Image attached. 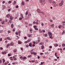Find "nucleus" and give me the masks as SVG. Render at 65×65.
<instances>
[{"label":"nucleus","mask_w":65,"mask_h":65,"mask_svg":"<svg viewBox=\"0 0 65 65\" xmlns=\"http://www.w3.org/2000/svg\"><path fill=\"white\" fill-rule=\"evenodd\" d=\"M33 50L32 49L30 51V53H31V54L32 55V54H33L34 55H37V53H35L34 52H33Z\"/></svg>","instance_id":"obj_1"},{"label":"nucleus","mask_w":65,"mask_h":65,"mask_svg":"<svg viewBox=\"0 0 65 65\" xmlns=\"http://www.w3.org/2000/svg\"><path fill=\"white\" fill-rule=\"evenodd\" d=\"M63 3H64V1H62L61 3L59 4V6H62V5L63 4Z\"/></svg>","instance_id":"obj_2"},{"label":"nucleus","mask_w":65,"mask_h":65,"mask_svg":"<svg viewBox=\"0 0 65 65\" xmlns=\"http://www.w3.org/2000/svg\"><path fill=\"white\" fill-rule=\"evenodd\" d=\"M48 34L49 36H52V34L51 32H48Z\"/></svg>","instance_id":"obj_3"},{"label":"nucleus","mask_w":65,"mask_h":65,"mask_svg":"<svg viewBox=\"0 0 65 65\" xmlns=\"http://www.w3.org/2000/svg\"><path fill=\"white\" fill-rule=\"evenodd\" d=\"M37 11L38 12V13H41V11H40V9H37Z\"/></svg>","instance_id":"obj_4"},{"label":"nucleus","mask_w":65,"mask_h":65,"mask_svg":"<svg viewBox=\"0 0 65 65\" xmlns=\"http://www.w3.org/2000/svg\"><path fill=\"white\" fill-rule=\"evenodd\" d=\"M2 54H3V55H4V54H6V52L4 51V52H2Z\"/></svg>","instance_id":"obj_5"},{"label":"nucleus","mask_w":65,"mask_h":65,"mask_svg":"<svg viewBox=\"0 0 65 65\" xmlns=\"http://www.w3.org/2000/svg\"><path fill=\"white\" fill-rule=\"evenodd\" d=\"M25 3L24 2V1H22V5H25Z\"/></svg>","instance_id":"obj_6"},{"label":"nucleus","mask_w":65,"mask_h":65,"mask_svg":"<svg viewBox=\"0 0 65 65\" xmlns=\"http://www.w3.org/2000/svg\"><path fill=\"white\" fill-rule=\"evenodd\" d=\"M29 46L30 47H32V43H30L29 44Z\"/></svg>","instance_id":"obj_7"},{"label":"nucleus","mask_w":65,"mask_h":65,"mask_svg":"<svg viewBox=\"0 0 65 65\" xmlns=\"http://www.w3.org/2000/svg\"><path fill=\"white\" fill-rule=\"evenodd\" d=\"M51 26L52 28H54V24H53L51 25Z\"/></svg>","instance_id":"obj_8"},{"label":"nucleus","mask_w":65,"mask_h":65,"mask_svg":"<svg viewBox=\"0 0 65 65\" xmlns=\"http://www.w3.org/2000/svg\"><path fill=\"white\" fill-rule=\"evenodd\" d=\"M10 45L11 46H12V45H14V43L13 42H11L10 43Z\"/></svg>","instance_id":"obj_9"},{"label":"nucleus","mask_w":65,"mask_h":65,"mask_svg":"<svg viewBox=\"0 0 65 65\" xmlns=\"http://www.w3.org/2000/svg\"><path fill=\"white\" fill-rule=\"evenodd\" d=\"M13 52L14 53H17V49H15L14 50Z\"/></svg>","instance_id":"obj_10"},{"label":"nucleus","mask_w":65,"mask_h":65,"mask_svg":"<svg viewBox=\"0 0 65 65\" xmlns=\"http://www.w3.org/2000/svg\"><path fill=\"white\" fill-rule=\"evenodd\" d=\"M10 45V44H7L6 46L7 48H8V46H9Z\"/></svg>","instance_id":"obj_11"},{"label":"nucleus","mask_w":65,"mask_h":65,"mask_svg":"<svg viewBox=\"0 0 65 65\" xmlns=\"http://www.w3.org/2000/svg\"><path fill=\"white\" fill-rule=\"evenodd\" d=\"M41 47V48L42 50V49H43V48H44V46L43 45H42Z\"/></svg>","instance_id":"obj_12"},{"label":"nucleus","mask_w":65,"mask_h":65,"mask_svg":"<svg viewBox=\"0 0 65 65\" xmlns=\"http://www.w3.org/2000/svg\"><path fill=\"white\" fill-rule=\"evenodd\" d=\"M62 25H59L58 26V27L59 29H60V28H62Z\"/></svg>","instance_id":"obj_13"},{"label":"nucleus","mask_w":65,"mask_h":65,"mask_svg":"<svg viewBox=\"0 0 65 65\" xmlns=\"http://www.w3.org/2000/svg\"><path fill=\"white\" fill-rule=\"evenodd\" d=\"M7 39L9 40H11V39L9 37H7Z\"/></svg>","instance_id":"obj_14"},{"label":"nucleus","mask_w":65,"mask_h":65,"mask_svg":"<svg viewBox=\"0 0 65 65\" xmlns=\"http://www.w3.org/2000/svg\"><path fill=\"white\" fill-rule=\"evenodd\" d=\"M11 27L12 28H13V27H14V25L13 24H12L11 25Z\"/></svg>","instance_id":"obj_15"},{"label":"nucleus","mask_w":65,"mask_h":65,"mask_svg":"<svg viewBox=\"0 0 65 65\" xmlns=\"http://www.w3.org/2000/svg\"><path fill=\"white\" fill-rule=\"evenodd\" d=\"M64 34H65V30H63V32L62 33V34L63 35Z\"/></svg>","instance_id":"obj_16"},{"label":"nucleus","mask_w":65,"mask_h":65,"mask_svg":"<svg viewBox=\"0 0 65 65\" xmlns=\"http://www.w3.org/2000/svg\"><path fill=\"white\" fill-rule=\"evenodd\" d=\"M17 3V2H16V1H14L13 2V5H14L15 4H16Z\"/></svg>","instance_id":"obj_17"},{"label":"nucleus","mask_w":65,"mask_h":65,"mask_svg":"<svg viewBox=\"0 0 65 65\" xmlns=\"http://www.w3.org/2000/svg\"><path fill=\"white\" fill-rule=\"evenodd\" d=\"M3 63H4V62H5L6 61V60H5V59H3Z\"/></svg>","instance_id":"obj_18"},{"label":"nucleus","mask_w":65,"mask_h":65,"mask_svg":"<svg viewBox=\"0 0 65 65\" xmlns=\"http://www.w3.org/2000/svg\"><path fill=\"white\" fill-rule=\"evenodd\" d=\"M9 17H10V14H8L6 16V17H7V18H9Z\"/></svg>","instance_id":"obj_19"},{"label":"nucleus","mask_w":65,"mask_h":65,"mask_svg":"<svg viewBox=\"0 0 65 65\" xmlns=\"http://www.w3.org/2000/svg\"><path fill=\"white\" fill-rule=\"evenodd\" d=\"M44 36L45 37H47V36H48L47 34H44Z\"/></svg>","instance_id":"obj_20"},{"label":"nucleus","mask_w":65,"mask_h":65,"mask_svg":"<svg viewBox=\"0 0 65 65\" xmlns=\"http://www.w3.org/2000/svg\"><path fill=\"white\" fill-rule=\"evenodd\" d=\"M39 32L40 33H41L42 32V31H41V29H39Z\"/></svg>","instance_id":"obj_21"},{"label":"nucleus","mask_w":65,"mask_h":65,"mask_svg":"<svg viewBox=\"0 0 65 65\" xmlns=\"http://www.w3.org/2000/svg\"><path fill=\"white\" fill-rule=\"evenodd\" d=\"M54 45L55 46H58V44H57L56 43Z\"/></svg>","instance_id":"obj_22"},{"label":"nucleus","mask_w":65,"mask_h":65,"mask_svg":"<svg viewBox=\"0 0 65 65\" xmlns=\"http://www.w3.org/2000/svg\"><path fill=\"white\" fill-rule=\"evenodd\" d=\"M48 2H50V3H52V1L51 0H48Z\"/></svg>","instance_id":"obj_23"},{"label":"nucleus","mask_w":65,"mask_h":65,"mask_svg":"<svg viewBox=\"0 0 65 65\" xmlns=\"http://www.w3.org/2000/svg\"><path fill=\"white\" fill-rule=\"evenodd\" d=\"M21 17L22 19H24V17H23V15L22 14H21Z\"/></svg>","instance_id":"obj_24"},{"label":"nucleus","mask_w":65,"mask_h":65,"mask_svg":"<svg viewBox=\"0 0 65 65\" xmlns=\"http://www.w3.org/2000/svg\"><path fill=\"white\" fill-rule=\"evenodd\" d=\"M62 46H63V47H65V44L64 43H63L62 44Z\"/></svg>","instance_id":"obj_25"},{"label":"nucleus","mask_w":65,"mask_h":65,"mask_svg":"<svg viewBox=\"0 0 65 65\" xmlns=\"http://www.w3.org/2000/svg\"><path fill=\"white\" fill-rule=\"evenodd\" d=\"M28 12L27 11L25 12V15H28Z\"/></svg>","instance_id":"obj_26"},{"label":"nucleus","mask_w":65,"mask_h":65,"mask_svg":"<svg viewBox=\"0 0 65 65\" xmlns=\"http://www.w3.org/2000/svg\"><path fill=\"white\" fill-rule=\"evenodd\" d=\"M1 23L2 24H5L4 21H3Z\"/></svg>","instance_id":"obj_27"},{"label":"nucleus","mask_w":65,"mask_h":65,"mask_svg":"<svg viewBox=\"0 0 65 65\" xmlns=\"http://www.w3.org/2000/svg\"><path fill=\"white\" fill-rule=\"evenodd\" d=\"M45 2H44V1H43L42 3V4H43V5H44V4H45Z\"/></svg>","instance_id":"obj_28"},{"label":"nucleus","mask_w":65,"mask_h":65,"mask_svg":"<svg viewBox=\"0 0 65 65\" xmlns=\"http://www.w3.org/2000/svg\"><path fill=\"white\" fill-rule=\"evenodd\" d=\"M45 55H46V54H48V52H46L45 53Z\"/></svg>","instance_id":"obj_29"},{"label":"nucleus","mask_w":65,"mask_h":65,"mask_svg":"<svg viewBox=\"0 0 65 65\" xmlns=\"http://www.w3.org/2000/svg\"><path fill=\"white\" fill-rule=\"evenodd\" d=\"M18 33L19 34H20L21 33V31L20 30H19L18 32Z\"/></svg>","instance_id":"obj_30"},{"label":"nucleus","mask_w":65,"mask_h":65,"mask_svg":"<svg viewBox=\"0 0 65 65\" xmlns=\"http://www.w3.org/2000/svg\"><path fill=\"white\" fill-rule=\"evenodd\" d=\"M28 25L29 26H32V24H29Z\"/></svg>","instance_id":"obj_31"},{"label":"nucleus","mask_w":65,"mask_h":65,"mask_svg":"<svg viewBox=\"0 0 65 65\" xmlns=\"http://www.w3.org/2000/svg\"><path fill=\"white\" fill-rule=\"evenodd\" d=\"M41 64H40L41 65H42V64H43V63H44V62H41Z\"/></svg>","instance_id":"obj_32"},{"label":"nucleus","mask_w":65,"mask_h":65,"mask_svg":"<svg viewBox=\"0 0 65 65\" xmlns=\"http://www.w3.org/2000/svg\"><path fill=\"white\" fill-rule=\"evenodd\" d=\"M11 3V1H9L8 2V4H10Z\"/></svg>","instance_id":"obj_33"},{"label":"nucleus","mask_w":65,"mask_h":65,"mask_svg":"<svg viewBox=\"0 0 65 65\" xmlns=\"http://www.w3.org/2000/svg\"><path fill=\"white\" fill-rule=\"evenodd\" d=\"M53 6L54 7H56L57 6V4H54L53 5Z\"/></svg>","instance_id":"obj_34"},{"label":"nucleus","mask_w":65,"mask_h":65,"mask_svg":"<svg viewBox=\"0 0 65 65\" xmlns=\"http://www.w3.org/2000/svg\"><path fill=\"white\" fill-rule=\"evenodd\" d=\"M42 31L43 33H44L45 31V30H44V29H42Z\"/></svg>","instance_id":"obj_35"},{"label":"nucleus","mask_w":65,"mask_h":65,"mask_svg":"<svg viewBox=\"0 0 65 65\" xmlns=\"http://www.w3.org/2000/svg\"><path fill=\"white\" fill-rule=\"evenodd\" d=\"M27 35L28 37H31L30 36V34H27Z\"/></svg>","instance_id":"obj_36"},{"label":"nucleus","mask_w":65,"mask_h":65,"mask_svg":"<svg viewBox=\"0 0 65 65\" xmlns=\"http://www.w3.org/2000/svg\"><path fill=\"white\" fill-rule=\"evenodd\" d=\"M41 13H42V14L43 15H44V12H41Z\"/></svg>","instance_id":"obj_37"},{"label":"nucleus","mask_w":65,"mask_h":65,"mask_svg":"<svg viewBox=\"0 0 65 65\" xmlns=\"http://www.w3.org/2000/svg\"><path fill=\"white\" fill-rule=\"evenodd\" d=\"M26 57H24L23 58V59H26Z\"/></svg>","instance_id":"obj_38"},{"label":"nucleus","mask_w":65,"mask_h":65,"mask_svg":"<svg viewBox=\"0 0 65 65\" xmlns=\"http://www.w3.org/2000/svg\"><path fill=\"white\" fill-rule=\"evenodd\" d=\"M13 19H14V18L13 17L10 18V19L11 20H12Z\"/></svg>","instance_id":"obj_39"},{"label":"nucleus","mask_w":65,"mask_h":65,"mask_svg":"<svg viewBox=\"0 0 65 65\" xmlns=\"http://www.w3.org/2000/svg\"><path fill=\"white\" fill-rule=\"evenodd\" d=\"M34 27L35 29V28H37V26L36 25H35L34 26Z\"/></svg>","instance_id":"obj_40"},{"label":"nucleus","mask_w":65,"mask_h":65,"mask_svg":"<svg viewBox=\"0 0 65 65\" xmlns=\"http://www.w3.org/2000/svg\"><path fill=\"white\" fill-rule=\"evenodd\" d=\"M13 59L14 60V61H15L17 60V58H13Z\"/></svg>","instance_id":"obj_41"},{"label":"nucleus","mask_w":65,"mask_h":65,"mask_svg":"<svg viewBox=\"0 0 65 65\" xmlns=\"http://www.w3.org/2000/svg\"><path fill=\"white\" fill-rule=\"evenodd\" d=\"M30 41H31V40H27V42L28 43V42H30Z\"/></svg>","instance_id":"obj_42"},{"label":"nucleus","mask_w":65,"mask_h":65,"mask_svg":"<svg viewBox=\"0 0 65 65\" xmlns=\"http://www.w3.org/2000/svg\"><path fill=\"white\" fill-rule=\"evenodd\" d=\"M33 31V29H29V31Z\"/></svg>","instance_id":"obj_43"},{"label":"nucleus","mask_w":65,"mask_h":65,"mask_svg":"<svg viewBox=\"0 0 65 65\" xmlns=\"http://www.w3.org/2000/svg\"><path fill=\"white\" fill-rule=\"evenodd\" d=\"M18 43L19 44H21V42H18Z\"/></svg>","instance_id":"obj_44"},{"label":"nucleus","mask_w":65,"mask_h":65,"mask_svg":"<svg viewBox=\"0 0 65 65\" xmlns=\"http://www.w3.org/2000/svg\"><path fill=\"white\" fill-rule=\"evenodd\" d=\"M35 29L36 30H38V29L37 28H35Z\"/></svg>","instance_id":"obj_45"},{"label":"nucleus","mask_w":65,"mask_h":65,"mask_svg":"<svg viewBox=\"0 0 65 65\" xmlns=\"http://www.w3.org/2000/svg\"><path fill=\"white\" fill-rule=\"evenodd\" d=\"M3 9H4L5 8V7H5V6H3Z\"/></svg>","instance_id":"obj_46"},{"label":"nucleus","mask_w":65,"mask_h":65,"mask_svg":"<svg viewBox=\"0 0 65 65\" xmlns=\"http://www.w3.org/2000/svg\"><path fill=\"white\" fill-rule=\"evenodd\" d=\"M26 47H29V45H26Z\"/></svg>","instance_id":"obj_47"},{"label":"nucleus","mask_w":65,"mask_h":65,"mask_svg":"<svg viewBox=\"0 0 65 65\" xmlns=\"http://www.w3.org/2000/svg\"><path fill=\"white\" fill-rule=\"evenodd\" d=\"M50 37H49V38H51V39H52V38H53V37H52V36H50Z\"/></svg>","instance_id":"obj_48"},{"label":"nucleus","mask_w":65,"mask_h":65,"mask_svg":"<svg viewBox=\"0 0 65 65\" xmlns=\"http://www.w3.org/2000/svg\"><path fill=\"white\" fill-rule=\"evenodd\" d=\"M9 23H11V20H10L9 21Z\"/></svg>","instance_id":"obj_49"},{"label":"nucleus","mask_w":65,"mask_h":65,"mask_svg":"<svg viewBox=\"0 0 65 65\" xmlns=\"http://www.w3.org/2000/svg\"><path fill=\"white\" fill-rule=\"evenodd\" d=\"M31 55L28 56V58H30V57H31Z\"/></svg>","instance_id":"obj_50"},{"label":"nucleus","mask_w":65,"mask_h":65,"mask_svg":"<svg viewBox=\"0 0 65 65\" xmlns=\"http://www.w3.org/2000/svg\"><path fill=\"white\" fill-rule=\"evenodd\" d=\"M33 44H35V43H36L35 42V41H33Z\"/></svg>","instance_id":"obj_51"},{"label":"nucleus","mask_w":65,"mask_h":65,"mask_svg":"<svg viewBox=\"0 0 65 65\" xmlns=\"http://www.w3.org/2000/svg\"><path fill=\"white\" fill-rule=\"evenodd\" d=\"M62 25L63 26H64L65 25V24L64 23H62Z\"/></svg>","instance_id":"obj_52"},{"label":"nucleus","mask_w":65,"mask_h":65,"mask_svg":"<svg viewBox=\"0 0 65 65\" xmlns=\"http://www.w3.org/2000/svg\"><path fill=\"white\" fill-rule=\"evenodd\" d=\"M8 56H9V57H10V56L11 55H10V54H8Z\"/></svg>","instance_id":"obj_53"},{"label":"nucleus","mask_w":65,"mask_h":65,"mask_svg":"<svg viewBox=\"0 0 65 65\" xmlns=\"http://www.w3.org/2000/svg\"><path fill=\"white\" fill-rule=\"evenodd\" d=\"M19 8V6H18V5L16 7V8Z\"/></svg>","instance_id":"obj_54"},{"label":"nucleus","mask_w":65,"mask_h":65,"mask_svg":"<svg viewBox=\"0 0 65 65\" xmlns=\"http://www.w3.org/2000/svg\"><path fill=\"white\" fill-rule=\"evenodd\" d=\"M25 25H27L28 24V23H27V22H25Z\"/></svg>","instance_id":"obj_55"},{"label":"nucleus","mask_w":65,"mask_h":65,"mask_svg":"<svg viewBox=\"0 0 65 65\" xmlns=\"http://www.w3.org/2000/svg\"><path fill=\"white\" fill-rule=\"evenodd\" d=\"M49 48H52V46H50Z\"/></svg>","instance_id":"obj_56"},{"label":"nucleus","mask_w":65,"mask_h":65,"mask_svg":"<svg viewBox=\"0 0 65 65\" xmlns=\"http://www.w3.org/2000/svg\"><path fill=\"white\" fill-rule=\"evenodd\" d=\"M15 34L16 35H18V32H16L15 33Z\"/></svg>","instance_id":"obj_57"},{"label":"nucleus","mask_w":65,"mask_h":65,"mask_svg":"<svg viewBox=\"0 0 65 65\" xmlns=\"http://www.w3.org/2000/svg\"><path fill=\"white\" fill-rule=\"evenodd\" d=\"M35 24H37V25H38L39 24V23H38L37 22H36Z\"/></svg>","instance_id":"obj_58"},{"label":"nucleus","mask_w":65,"mask_h":65,"mask_svg":"<svg viewBox=\"0 0 65 65\" xmlns=\"http://www.w3.org/2000/svg\"><path fill=\"white\" fill-rule=\"evenodd\" d=\"M22 20V18L21 17L19 18V20Z\"/></svg>","instance_id":"obj_59"},{"label":"nucleus","mask_w":65,"mask_h":65,"mask_svg":"<svg viewBox=\"0 0 65 65\" xmlns=\"http://www.w3.org/2000/svg\"><path fill=\"white\" fill-rule=\"evenodd\" d=\"M8 33H10V31L9 30L8 31Z\"/></svg>","instance_id":"obj_60"},{"label":"nucleus","mask_w":65,"mask_h":65,"mask_svg":"<svg viewBox=\"0 0 65 65\" xmlns=\"http://www.w3.org/2000/svg\"><path fill=\"white\" fill-rule=\"evenodd\" d=\"M55 2H53V4H54V5H55Z\"/></svg>","instance_id":"obj_61"},{"label":"nucleus","mask_w":65,"mask_h":65,"mask_svg":"<svg viewBox=\"0 0 65 65\" xmlns=\"http://www.w3.org/2000/svg\"><path fill=\"white\" fill-rule=\"evenodd\" d=\"M50 22H53V20H50Z\"/></svg>","instance_id":"obj_62"},{"label":"nucleus","mask_w":65,"mask_h":65,"mask_svg":"<svg viewBox=\"0 0 65 65\" xmlns=\"http://www.w3.org/2000/svg\"><path fill=\"white\" fill-rule=\"evenodd\" d=\"M40 45H42V43L41 42L40 43Z\"/></svg>","instance_id":"obj_63"},{"label":"nucleus","mask_w":65,"mask_h":65,"mask_svg":"<svg viewBox=\"0 0 65 65\" xmlns=\"http://www.w3.org/2000/svg\"><path fill=\"white\" fill-rule=\"evenodd\" d=\"M62 23H65V20L64 21H62Z\"/></svg>","instance_id":"obj_64"}]
</instances>
